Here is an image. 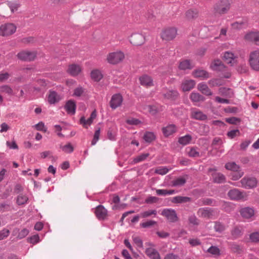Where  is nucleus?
<instances>
[{"mask_svg": "<svg viewBox=\"0 0 259 259\" xmlns=\"http://www.w3.org/2000/svg\"><path fill=\"white\" fill-rule=\"evenodd\" d=\"M188 175H186L184 177H180L177 178L176 180L171 182V186L172 187H179L184 186L186 183V178H188Z\"/></svg>", "mask_w": 259, "mask_h": 259, "instance_id": "c85d7f7f", "label": "nucleus"}, {"mask_svg": "<svg viewBox=\"0 0 259 259\" xmlns=\"http://www.w3.org/2000/svg\"><path fill=\"white\" fill-rule=\"evenodd\" d=\"M244 38L251 41L259 42V31H250L247 33L244 36Z\"/></svg>", "mask_w": 259, "mask_h": 259, "instance_id": "5701e85b", "label": "nucleus"}, {"mask_svg": "<svg viewBox=\"0 0 259 259\" xmlns=\"http://www.w3.org/2000/svg\"><path fill=\"white\" fill-rule=\"evenodd\" d=\"M35 127L36 130L39 131H42L44 132H47V128H45V124L43 122L40 121L37 124L35 125Z\"/></svg>", "mask_w": 259, "mask_h": 259, "instance_id": "69168bd1", "label": "nucleus"}, {"mask_svg": "<svg viewBox=\"0 0 259 259\" xmlns=\"http://www.w3.org/2000/svg\"><path fill=\"white\" fill-rule=\"evenodd\" d=\"M143 139L146 142L150 143L156 139V136L153 132H146L144 135Z\"/></svg>", "mask_w": 259, "mask_h": 259, "instance_id": "a19ab883", "label": "nucleus"}, {"mask_svg": "<svg viewBox=\"0 0 259 259\" xmlns=\"http://www.w3.org/2000/svg\"><path fill=\"white\" fill-rule=\"evenodd\" d=\"M237 70L239 73H245L248 71V68L245 64H241L238 66Z\"/></svg>", "mask_w": 259, "mask_h": 259, "instance_id": "338daca9", "label": "nucleus"}, {"mask_svg": "<svg viewBox=\"0 0 259 259\" xmlns=\"http://www.w3.org/2000/svg\"><path fill=\"white\" fill-rule=\"evenodd\" d=\"M208 84L211 87H219L223 85V82L220 78H213L209 80Z\"/></svg>", "mask_w": 259, "mask_h": 259, "instance_id": "de8ad7c7", "label": "nucleus"}, {"mask_svg": "<svg viewBox=\"0 0 259 259\" xmlns=\"http://www.w3.org/2000/svg\"><path fill=\"white\" fill-rule=\"evenodd\" d=\"M10 233L9 230L6 228L0 231V240L7 238L9 235Z\"/></svg>", "mask_w": 259, "mask_h": 259, "instance_id": "e2e57ef3", "label": "nucleus"}, {"mask_svg": "<svg viewBox=\"0 0 259 259\" xmlns=\"http://www.w3.org/2000/svg\"><path fill=\"white\" fill-rule=\"evenodd\" d=\"M123 101V98L119 93L114 94L110 101V106L112 109H115L120 106Z\"/></svg>", "mask_w": 259, "mask_h": 259, "instance_id": "1a4fd4ad", "label": "nucleus"}, {"mask_svg": "<svg viewBox=\"0 0 259 259\" xmlns=\"http://www.w3.org/2000/svg\"><path fill=\"white\" fill-rule=\"evenodd\" d=\"M223 59L228 64H230L232 66L235 59L234 55L232 52H226L224 53Z\"/></svg>", "mask_w": 259, "mask_h": 259, "instance_id": "58836bf2", "label": "nucleus"}, {"mask_svg": "<svg viewBox=\"0 0 259 259\" xmlns=\"http://www.w3.org/2000/svg\"><path fill=\"white\" fill-rule=\"evenodd\" d=\"M192 140V137L190 135H186L179 138L178 142L180 144L185 145L189 144Z\"/></svg>", "mask_w": 259, "mask_h": 259, "instance_id": "c03bdc74", "label": "nucleus"}, {"mask_svg": "<svg viewBox=\"0 0 259 259\" xmlns=\"http://www.w3.org/2000/svg\"><path fill=\"white\" fill-rule=\"evenodd\" d=\"M225 167L228 169L235 172L233 175V180H237L243 176L244 172L240 170V166L235 162H227L226 163Z\"/></svg>", "mask_w": 259, "mask_h": 259, "instance_id": "f03ea898", "label": "nucleus"}, {"mask_svg": "<svg viewBox=\"0 0 259 259\" xmlns=\"http://www.w3.org/2000/svg\"><path fill=\"white\" fill-rule=\"evenodd\" d=\"M192 74L195 78L203 77L204 78H207L209 77L207 71L200 69L194 70L192 72Z\"/></svg>", "mask_w": 259, "mask_h": 259, "instance_id": "2f4dec72", "label": "nucleus"}, {"mask_svg": "<svg viewBox=\"0 0 259 259\" xmlns=\"http://www.w3.org/2000/svg\"><path fill=\"white\" fill-rule=\"evenodd\" d=\"M194 67V65L192 64L190 60L185 59L180 62L179 68L182 70L187 69H192Z\"/></svg>", "mask_w": 259, "mask_h": 259, "instance_id": "393cba45", "label": "nucleus"}, {"mask_svg": "<svg viewBox=\"0 0 259 259\" xmlns=\"http://www.w3.org/2000/svg\"><path fill=\"white\" fill-rule=\"evenodd\" d=\"M91 77L95 81L98 82L103 78V75L99 70L95 69L91 71Z\"/></svg>", "mask_w": 259, "mask_h": 259, "instance_id": "ea45409f", "label": "nucleus"}, {"mask_svg": "<svg viewBox=\"0 0 259 259\" xmlns=\"http://www.w3.org/2000/svg\"><path fill=\"white\" fill-rule=\"evenodd\" d=\"M39 241V237L38 234L34 235L27 238V241L30 243L34 244L37 243Z\"/></svg>", "mask_w": 259, "mask_h": 259, "instance_id": "13d9d810", "label": "nucleus"}, {"mask_svg": "<svg viewBox=\"0 0 259 259\" xmlns=\"http://www.w3.org/2000/svg\"><path fill=\"white\" fill-rule=\"evenodd\" d=\"M60 148L67 153H71L74 150V147L70 143H68L64 146H61Z\"/></svg>", "mask_w": 259, "mask_h": 259, "instance_id": "09e8293b", "label": "nucleus"}, {"mask_svg": "<svg viewBox=\"0 0 259 259\" xmlns=\"http://www.w3.org/2000/svg\"><path fill=\"white\" fill-rule=\"evenodd\" d=\"M81 71V68L80 65L75 64L69 65L67 70L68 73L73 76H75L78 75Z\"/></svg>", "mask_w": 259, "mask_h": 259, "instance_id": "aec40b11", "label": "nucleus"}, {"mask_svg": "<svg viewBox=\"0 0 259 259\" xmlns=\"http://www.w3.org/2000/svg\"><path fill=\"white\" fill-rule=\"evenodd\" d=\"M197 147H191L188 152V155L191 157H200L199 152L197 151Z\"/></svg>", "mask_w": 259, "mask_h": 259, "instance_id": "3c124183", "label": "nucleus"}, {"mask_svg": "<svg viewBox=\"0 0 259 259\" xmlns=\"http://www.w3.org/2000/svg\"><path fill=\"white\" fill-rule=\"evenodd\" d=\"M163 98L165 99L175 101L179 96V94L177 90H168L165 92L162 93Z\"/></svg>", "mask_w": 259, "mask_h": 259, "instance_id": "2eb2a0df", "label": "nucleus"}, {"mask_svg": "<svg viewBox=\"0 0 259 259\" xmlns=\"http://www.w3.org/2000/svg\"><path fill=\"white\" fill-rule=\"evenodd\" d=\"M214 224L213 228L216 232L222 233L224 232L227 228L226 226L223 223L220 221H215L214 222Z\"/></svg>", "mask_w": 259, "mask_h": 259, "instance_id": "c9c22d12", "label": "nucleus"}, {"mask_svg": "<svg viewBox=\"0 0 259 259\" xmlns=\"http://www.w3.org/2000/svg\"><path fill=\"white\" fill-rule=\"evenodd\" d=\"M241 216L245 219H249L254 215V209L249 207L242 208L240 211Z\"/></svg>", "mask_w": 259, "mask_h": 259, "instance_id": "b1692460", "label": "nucleus"}, {"mask_svg": "<svg viewBox=\"0 0 259 259\" xmlns=\"http://www.w3.org/2000/svg\"><path fill=\"white\" fill-rule=\"evenodd\" d=\"M64 109L68 114L74 115L76 112V105L73 100H69L66 102Z\"/></svg>", "mask_w": 259, "mask_h": 259, "instance_id": "dca6fc26", "label": "nucleus"}, {"mask_svg": "<svg viewBox=\"0 0 259 259\" xmlns=\"http://www.w3.org/2000/svg\"><path fill=\"white\" fill-rule=\"evenodd\" d=\"M37 53L35 51L30 52L22 51L18 53L17 56L19 59L25 62H31L36 58Z\"/></svg>", "mask_w": 259, "mask_h": 259, "instance_id": "7ed1b4c3", "label": "nucleus"}, {"mask_svg": "<svg viewBox=\"0 0 259 259\" xmlns=\"http://www.w3.org/2000/svg\"><path fill=\"white\" fill-rule=\"evenodd\" d=\"M191 116L192 118L201 121L205 120L207 118V115L200 111H192Z\"/></svg>", "mask_w": 259, "mask_h": 259, "instance_id": "473e14b6", "label": "nucleus"}, {"mask_svg": "<svg viewBox=\"0 0 259 259\" xmlns=\"http://www.w3.org/2000/svg\"><path fill=\"white\" fill-rule=\"evenodd\" d=\"M224 111L226 113H236L239 111V109L237 107L228 106L224 108Z\"/></svg>", "mask_w": 259, "mask_h": 259, "instance_id": "680f3d73", "label": "nucleus"}, {"mask_svg": "<svg viewBox=\"0 0 259 259\" xmlns=\"http://www.w3.org/2000/svg\"><path fill=\"white\" fill-rule=\"evenodd\" d=\"M60 100V96L57 93L54 91H50V93L48 97V102L50 104H54Z\"/></svg>", "mask_w": 259, "mask_h": 259, "instance_id": "bb28decb", "label": "nucleus"}, {"mask_svg": "<svg viewBox=\"0 0 259 259\" xmlns=\"http://www.w3.org/2000/svg\"><path fill=\"white\" fill-rule=\"evenodd\" d=\"M189 222L193 225H198L199 224V220L195 215H192L189 217Z\"/></svg>", "mask_w": 259, "mask_h": 259, "instance_id": "774afa93", "label": "nucleus"}, {"mask_svg": "<svg viewBox=\"0 0 259 259\" xmlns=\"http://www.w3.org/2000/svg\"><path fill=\"white\" fill-rule=\"evenodd\" d=\"M231 4L228 0H220L213 6L214 14L220 15L227 14L230 9Z\"/></svg>", "mask_w": 259, "mask_h": 259, "instance_id": "f257e3e1", "label": "nucleus"}, {"mask_svg": "<svg viewBox=\"0 0 259 259\" xmlns=\"http://www.w3.org/2000/svg\"><path fill=\"white\" fill-rule=\"evenodd\" d=\"M249 239L251 242L258 243L259 242V232H255L251 233L249 235Z\"/></svg>", "mask_w": 259, "mask_h": 259, "instance_id": "5fc2aeb1", "label": "nucleus"}, {"mask_svg": "<svg viewBox=\"0 0 259 259\" xmlns=\"http://www.w3.org/2000/svg\"><path fill=\"white\" fill-rule=\"evenodd\" d=\"M157 211L156 210H149L148 211H144L141 213V217L143 218H146L150 217L152 214L156 215Z\"/></svg>", "mask_w": 259, "mask_h": 259, "instance_id": "052dcab7", "label": "nucleus"}, {"mask_svg": "<svg viewBox=\"0 0 259 259\" xmlns=\"http://www.w3.org/2000/svg\"><path fill=\"white\" fill-rule=\"evenodd\" d=\"M130 41L134 46H141L145 41V37L141 33H133L130 37Z\"/></svg>", "mask_w": 259, "mask_h": 259, "instance_id": "6e6552de", "label": "nucleus"}, {"mask_svg": "<svg viewBox=\"0 0 259 259\" xmlns=\"http://www.w3.org/2000/svg\"><path fill=\"white\" fill-rule=\"evenodd\" d=\"M149 156V154L147 153H143L137 157H136L134 159V162L135 163H138L145 160L148 156Z\"/></svg>", "mask_w": 259, "mask_h": 259, "instance_id": "6e6d98bb", "label": "nucleus"}, {"mask_svg": "<svg viewBox=\"0 0 259 259\" xmlns=\"http://www.w3.org/2000/svg\"><path fill=\"white\" fill-rule=\"evenodd\" d=\"M100 134V128L99 127L97 130H96L93 139L92 141V145H94L96 144L97 142L98 141L99 139V136Z\"/></svg>", "mask_w": 259, "mask_h": 259, "instance_id": "bf43d9fd", "label": "nucleus"}, {"mask_svg": "<svg viewBox=\"0 0 259 259\" xmlns=\"http://www.w3.org/2000/svg\"><path fill=\"white\" fill-rule=\"evenodd\" d=\"M186 17L188 20H193L198 17V11L196 9H191L186 12Z\"/></svg>", "mask_w": 259, "mask_h": 259, "instance_id": "e433bc0d", "label": "nucleus"}, {"mask_svg": "<svg viewBox=\"0 0 259 259\" xmlns=\"http://www.w3.org/2000/svg\"><path fill=\"white\" fill-rule=\"evenodd\" d=\"M140 84L143 86L149 87L153 85V80L147 75H143L139 78Z\"/></svg>", "mask_w": 259, "mask_h": 259, "instance_id": "4be33fe9", "label": "nucleus"}, {"mask_svg": "<svg viewBox=\"0 0 259 259\" xmlns=\"http://www.w3.org/2000/svg\"><path fill=\"white\" fill-rule=\"evenodd\" d=\"M159 200V198L155 196H149L147 197L145 202L147 204H152L153 203H156Z\"/></svg>", "mask_w": 259, "mask_h": 259, "instance_id": "0e129e2a", "label": "nucleus"}, {"mask_svg": "<svg viewBox=\"0 0 259 259\" xmlns=\"http://www.w3.org/2000/svg\"><path fill=\"white\" fill-rule=\"evenodd\" d=\"M225 121L229 124L237 125L238 123L240 122L241 119L238 117H232L226 118Z\"/></svg>", "mask_w": 259, "mask_h": 259, "instance_id": "603ef678", "label": "nucleus"}, {"mask_svg": "<svg viewBox=\"0 0 259 259\" xmlns=\"http://www.w3.org/2000/svg\"><path fill=\"white\" fill-rule=\"evenodd\" d=\"M162 133L165 137H168L177 131L176 126L174 124H168L165 127L162 128Z\"/></svg>", "mask_w": 259, "mask_h": 259, "instance_id": "a211bd4d", "label": "nucleus"}, {"mask_svg": "<svg viewBox=\"0 0 259 259\" xmlns=\"http://www.w3.org/2000/svg\"><path fill=\"white\" fill-rule=\"evenodd\" d=\"M230 249L232 252L238 254H241L243 252L242 247L235 243L230 244Z\"/></svg>", "mask_w": 259, "mask_h": 259, "instance_id": "79ce46f5", "label": "nucleus"}, {"mask_svg": "<svg viewBox=\"0 0 259 259\" xmlns=\"http://www.w3.org/2000/svg\"><path fill=\"white\" fill-rule=\"evenodd\" d=\"M243 231L242 227L236 226L231 230V234L233 238L236 239L242 236Z\"/></svg>", "mask_w": 259, "mask_h": 259, "instance_id": "7c9ffc66", "label": "nucleus"}, {"mask_svg": "<svg viewBox=\"0 0 259 259\" xmlns=\"http://www.w3.org/2000/svg\"><path fill=\"white\" fill-rule=\"evenodd\" d=\"M107 210L102 205H99L96 207L95 213L96 217L99 220H104L107 216Z\"/></svg>", "mask_w": 259, "mask_h": 259, "instance_id": "4468645a", "label": "nucleus"}, {"mask_svg": "<svg viewBox=\"0 0 259 259\" xmlns=\"http://www.w3.org/2000/svg\"><path fill=\"white\" fill-rule=\"evenodd\" d=\"M249 62L253 70L259 71V51H255L250 54Z\"/></svg>", "mask_w": 259, "mask_h": 259, "instance_id": "20e7f679", "label": "nucleus"}, {"mask_svg": "<svg viewBox=\"0 0 259 259\" xmlns=\"http://www.w3.org/2000/svg\"><path fill=\"white\" fill-rule=\"evenodd\" d=\"M29 233V230L26 228H23L20 230L19 228H15L12 231V235L16 236L17 240L22 239L25 238Z\"/></svg>", "mask_w": 259, "mask_h": 259, "instance_id": "f3484780", "label": "nucleus"}, {"mask_svg": "<svg viewBox=\"0 0 259 259\" xmlns=\"http://www.w3.org/2000/svg\"><path fill=\"white\" fill-rule=\"evenodd\" d=\"M219 93L223 96L231 98L233 95V92L231 89L226 87H221L219 89Z\"/></svg>", "mask_w": 259, "mask_h": 259, "instance_id": "f704fd0d", "label": "nucleus"}, {"mask_svg": "<svg viewBox=\"0 0 259 259\" xmlns=\"http://www.w3.org/2000/svg\"><path fill=\"white\" fill-rule=\"evenodd\" d=\"M231 26L234 29L240 30L242 29H246L248 26V23L246 20L236 21L231 24Z\"/></svg>", "mask_w": 259, "mask_h": 259, "instance_id": "cd10ccee", "label": "nucleus"}, {"mask_svg": "<svg viewBox=\"0 0 259 259\" xmlns=\"http://www.w3.org/2000/svg\"><path fill=\"white\" fill-rule=\"evenodd\" d=\"M28 200V198L26 195L20 194L17 196L16 203L18 205L26 204Z\"/></svg>", "mask_w": 259, "mask_h": 259, "instance_id": "a18cd8bd", "label": "nucleus"}, {"mask_svg": "<svg viewBox=\"0 0 259 259\" xmlns=\"http://www.w3.org/2000/svg\"><path fill=\"white\" fill-rule=\"evenodd\" d=\"M16 26L12 23H7L1 26V30L3 36L11 35L16 31Z\"/></svg>", "mask_w": 259, "mask_h": 259, "instance_id": "9d476101", "label": "nucleus"}, {"mask_svg": "<svg viewBox=\"0 0 259 259\" xmlns=\"http://www.w3.org/2000/svg\"><path fill=\"white\" fill-rule=\"evenodd\" d=\"M177 34V30L174 27L165 29L161 33V38L166 40H171L175 38Z\"/></svg>", "mask_w": 259, "mask_h": 259, "instance_id": "423d86ee", "label": "nucleus"}, {"mask_svg": "<svg viewBox=\"0 0 259 259\" xmlns=\"http://www.w3.org/2000/svg\"><path fill=\"white\" fill-rule=\"evenodd\" d=\"M242 186L246 189L254 188L257 185V180L256 178L244 177L241 180Z\"/></svg>", "mask_w": 259, "mask_h": 259, "instance_id": "9b49d317", "label": "nucleus"}, {"mask_svg": "<svg viewBox=\"0 0 259 259\" xmlns=\"http://www.w3.org/2000/svg\"><path fill=\"white\" fill-rule=\"evenodd\" d=\"M227 135L230 139H232L237 136H240V131L238 129L233 130L228 132L227 134Z\"/></svg>", "mask_w": 259, "mask_h": 259, "instance_id": "864d4df0", "label": "nucleus"}, {"mask_svg": "<svg viewBox=\"0 0 259 259\" xmlns=\"http://www.w3.org/2000/svg\"><path fill=\"white\" fill-rule=\"evenodd\" d=\"M157 224V222L153 221V220H150L148 221H147L146 222L142 223L140 224V226L142 228H150L154 225H156Z\"/></svg>", "mask_w": 259, "mask_h": 259, "instance_id": "4d7b16f0", "label": "nucleus"}, {"mask_svg": "<svg viewBox=\"0 0 259 259\" xmlns=\"http://www.w3.org/2000/svg\"><path fill=\"white\" fill-rule=\"evenodd\" d=\"M190 99L193 102L204 101L205 97L198 93L192 92L190 96Z\"/></svg>", "mask_w": 259, "mask_h": 259, "instance_id": "4c0bfd02", "label": "nucleus"}, {"mask_svg": "<svg viewBox=\"0 0 259 259\" xmlns=\"http://www.w3.org/2000/svg\"><path fill=\"white\" fill-rule=\"evenodd\" d=\"M227 195L229 198L232 200H240L244 198L243 192L236 188L229 190Z\"/></svg>", "mask_w": 259, "mask_h": 259, "instance_id": "f8f14e48", "label": "nucleus"}, {"mask_svg": "<svg viewBox=\"0 0 259 259\" xmlns=\"http://www.w3.org/2000/svg\"><path fill=\"white\" fill-rule=\"evenodd\" d=\"M192 201V198L188 196H177L174 197L171 200L173 203H186Z\"/></svg>", "mask_w": 259, "mask_h": 259, "instance_id": "a878e982", "label": "nucleus"}, {"mask_svg": "<svg viewBox=\"0 0 259 259\" xmlns=\"http://www.w3.org/2000/svg\"><path fill=\"white\" fill-rule=\"evenodd\" d=\"M213 182L217 184L224 183L226 182L225 176L221 172H217L212 175Z\"/></svg>", "mask_w": 259, "mask_h": 259, "instance_id": "72a5a7b5", "label": "nucleus"}, {"mask_svg": "<svg viewBox=\"0 0 259 259\" xmlns=\"http://www.w3.org/2000/svg\"><path fill=\"white\" fill-rule=\"evenodd\" d=\"M206 252L212 255H220V250L218 246H211L207 250Z\"/></svg>", "mask_w": 259, "mask_h": 259, "instance_id": "49530a36", "label": "nucleus"}, {"mask_svg": "<svg viewBox=\"0 0 259 259\" xmlns=\"http://www.w3.org/2000/svg\"><path fill=\"white\" fill-rule=\"evenodd\" d=\"M198 212L201 213L202 217L210 219L214 215V210L212 208H199Z\"/></svg>", "mask_w": 259, "mask_h": 259, "instance_id": "6ab92c4d", "label": "nucleus"}, {"mask_svg": "<svg viewBox=\"0 0 259 259\" xmlns=\"http://www.w3.org/2000/svg\"><path fill=\"white\" fill-rule=\"evenodd\" d=\"M197 89L200 91L202 94L206 96H211L212 95V92L205 83H199L197 85Z\"/></svg>", "mask_w": 259, "mask_h": 259, "instance_id": "c756f323", "label": "nucleus"}, {"mask_svg": "<svg viewBox=\"0 0 259 259\" xmlns=\"http://www.w3.org/2000/svg\"><path fill=\"white\" fill-rule=\"evenodd\" d=\"M124 58V55L121 52H112L107 56V61L110 64H116L122 61Z\"/></svg>", "mask_w": 259, "mask_h": 259, "instance_id": "39448f33", "label": "nucleus"}, {"mask_svg": "<svg viewBox=\"0 0 259 259\" xmlns=\"http://www.w3.org/2000/svg\"><path fill=\"white\" fill-rule=\"evenodd\" d=\"M210 68L213 71L223 72L225 70L226 66L220 59L214 60L210 64Z\"/></svg>", "mask_w": 259, "mask_h": 259, "instance_id": "ddd939ff", "label": "nucleus"}, {"mask_svg": "<svg viewBox=\"0 0 259 259\" xmlns=\"http://www.w3.org/2000/svg\"><path fill=\"white\" fill-rule=\"evenodd\" d=\"M161 214L165 217L170 222H176L178 221V218L175 210L171 208H165Z\"/></svg>", "mask_w": 259, "mask_h": 259, "instance_id": "0eeeda50", "label": "nucleus"}, {"mask_svg": "<svg viewBox=\"0 0 259 259\" xmlns=\"http://www.w3.org/2000/svg\"><path fill=\"white\" fill-rule=\"evenodd\" d=\"M0 93H6L11 96L13 94V91L9 85H3L0 86Z\"/></svg>", "mask_w": 259, "mask_h": 259, "instance_id": "37998d69", "label": "nucleus"}, {"mask_svg": "<svg viewBox=\"0 0 259 259\" xmlns=\"http://www.w3.org/2000/svg\"><path fill=\"white\" fill-rule=\"evenodd\" d=\"M195 83L194 80H186L182 83L181 88L184 92L190 91L194 87Z\"/></svg>", "mask_w": 259, "mask_h": 259, "instance_id": "412c9836", "label": "nucleus"}, {"mask_svg": "<svg viewBox=\"0 0 259 259\" xmlns=\"http://www.w3.org/2000/svg\"><path fill=\"white\" fill-rule=\"evenodd\" d=\"M107 138L111 141L116 140V132L112 127H109L107 131Z\"/></svg>", "mask_w": 259, "mask_h": 259, "instance_id": "8fccbe9b", "label": "nucleus"}]
</instances>
